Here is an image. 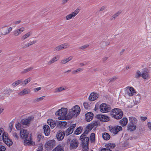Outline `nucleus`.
I'll return each instance as SVG.
<instances>
[{
	"mask_svg": "<svg viewBox=\"0 0 151 151\" xmlns=\"http://www.w3.org/2000/svg\"><path fill=\"white\" fill-rule=\"evenodd\" d=\"M20 137L22 139H24V145L25 146L29 145L32 144L31 134L26 129H21L20 131Z\"/></svg>",
	"mask_w": 151,
	"mask_h": 151,
	"instance_id": "f257e3e1",
	"label": "nucleus"
},
{
	"mask_svg": "<svg viewBox=\"0 0 151 151\" xmlns=\"http://www.w3.org/2000/svg\"><path fill=\"white\" fill-rule=\"evenodd\" d=\"M68 109L67 108H62L59 109L55 113L56 115L60 116L58 119L60 120L70 119V118H68V112L67 114Z\"/></svg>",
	"mask_w": 151,
	"mask_h": 151,
	"instance_id": "f03ea898",
	"label": "nucleus"
},
{
	"mask_svg": "<svg viewBox=\"0 0 151 151\" xmlns=\"http://www.w3.org/2000/svg\"><path fill=\"white\" fill-rule=\"evenodd\" d=\"M81 109L78 105H76L74 106L72 109H69L68 111V118L70 119L73 116L76 117L80 114Z\"/></svg>",
	"mask_w": 151,
	"mask_h": 151,
	"instance_id": "7ed1b4c3",
	"label": "nucleus"
},
{
	"mask_svg": "<svg viewBox=\"0 0 151 151\" xmlns=\"http://www.w3.org/2000/svg\"><path fill=\"white\" fill-rule=\"evenodd\" d=\"M123 113L120 109H114L111 112V116L117 119H121L123 116Z\"/></svg>",
	"mask_w": 151,
	"mask_h": 151,
	"instance_id": "20e7f679",
	"label": "nucleus"
},
{
	"mask_svg": "<svg viewBox=\"0 0 151 151\" xmlns=\"http://www.w3.org/2000/svg\"><path fill=\"white\" fill-rule=\"evenodd\" d=\"M80 140L82 141V147L84 151H88L89 138L88 137H84Z\"/></svg>",
	"mask_w": 151,
	"mask_h": 151,
	"instance_id": "39448f33",
	"label": "nucleus"
},
{
	"mask_svg": "<svg viewBox=\"0 0 151 151\" xmlns=\"http://www.w3.org/2000/svg\"><path fill=\"white\" fill-rule=\"evenodd\" d=\"M109 129L110 132L114 134H116L118 132L122 130V128L121 126H116L115 127H109Z\"/></svg>",
	"mask_w": 151,
	"mask_h": 151,
	"instance_id": "423d86ee",
	"label": "nucleus"
},
{
	"mask_svg": "<svg viewBox=\"0 0 151 151\" xmlns=\"http://www.w3.org/2000/svg\"><path fill=\"white\" fill-rule=\"evenodd\" d=\"M55 142L52 139L47 142L45 145V147L47 150H50L52 149L55 145Z\"/></svg>",
	"mask_w": 151,
	"mask_h": 151,
	"instance_id": "0eeeda50",
	"label": "nucleus"
},
{
	"mask_svg": "<svg viewBox=\"0 0 151 151\" xmlns=\"http://www.w3.org/2000/svg\"><path fill=\"white\" fill-rule=\"evenodd\" d=\"M100 111L102 113H106L109 112L111 110V108L109 105L105 104H101L100 106Z\"/></svg>",
	"mask_w": 151,
	"mask_h": 151,
	"instance_id": "6e6552de",
	"label": "nucleus"
},
{
	"mask_svg": "<svg viewBox=\"0 0 151 151\" xmlns=\"http://www.w3.org/2000/svg\"><path fill=\"white\" fill-rule=\"evenodd\" d=\"M80 9H77L74 12H72L65 17V19L67 20H68L71 19L72 18L74 17L79 12Z\"/></svg>",
	"mask_w": 151,
	"mask_h": 151,
	"instance_id": "1a4fd4ad",
	"label": "nucleus"
},
{
	"mask_svg": "<svg viewBox=\"0 0 151 151\" xmlns=\"http://www.w3.org/2000/svg\"><path fill=\"white\" fill-rule=\"evenodd\" d=\"M69 47V44L68 43H64L56 46L54 48L55 50L58 51L64 49H66Z\"/></svg>",
	"mask_w": 151,
	"mask_h": 151,
	"instance_id": "9d476101",
	"label": "nucleus"
},
{
	"mask_svg": "<svg viewBox=\"0 0 151 151\" xmlns=\"http://www.w3.org/2000/svg\"><path fill=\"white\" fill-rule=\"evenodd\" d=\"M34 117L32 116L28 117L27 118H24L21 120V123L24 125L29 126L30 124L31 121L32 120Z\"/></svg>",
	"mask_w": 151,
	"mask_h": 151,
	"instance_id": "9b49d317",
	"label": "nucleus"
},
{
	"mask_svg": "<svg viewBox=\"0 0 151 151\" xmlns=\"http://www.w3.org/2000/svg\"><path fill=\"white\" fill-rule=\"evenodd\" d=\"M12 29L11 27H9L7 29L4 28V27H1L0 29V32L2 35H6L10 33Z\"/></svg>",
	"mask_w": 151,
	"mask_h": 151,
	"instance_id": "f8f14e48",
	"label": "nucleus"
},
{
	"mask_svg": "<svg viewBox=\"0 0 151 151\" xmlns=\"http://www.w3.org/2000/svg\"><path fill=\"white\" fill-rule=\"evenodd\" d=\"M148 70L147 68L143 69L142 71V77L145 79H148L149 77Z\"/></svg>",
	"mask_w": 151,
	"mask_h": 151,
	"instance_id": "ddd939ff",
	"label": "nucleus"
},
{
	"mask_svg": "<svg viewBox=\"0 0 151 151\" xmlns=\"http://www.w3.org/2000/svg\"><path fill=\"white\" fill-rule=\"evenodd\" d=\"M78 145V142L76 139L72 140L70 143V148L71 149L77 147Z\"/></svg>",
	"mask_w": 151,
	"mask_h": 151,
	"instance_id": "4468645a",
	"label": "nucleus"
},
{
	"mask_svg": "<svg viewBox=\"0 0 151 151\" xmlns=\"http://www.w3.org/2000/svg\"><path fill=\"white\" fill-rule=\"evenodd\" d=\"M76 126V124H74L68 128L65 132L66 136H68L71 134L73 132L74 129Z\"/></svg>",
	"mask_w": 151,
	"mask_h": 151,
	"instance_id": "2eb2a0df",
	"label": "nucleus"
},
{
	"mask_svg": "<svg viewBox=\"0 0 151 151\" xmlns=\"http://www.w3.org/2000/svg\"><path fill=\"white\" fill-rule=\"evenodd\" d=\"M65 133L64 132L60 131H58L56 134V137L59 141L62 140L64 138Z\"/></svg>",
	"mask_w": 151,
	"mask_h": 151,
	"instance_id": "dca6fc26",
	"label": "nucleus"
},
{
	"mask_svg": "<svg viewBox=\"0 0 151 151\" xmlns=\"http://www.w3.org/2000/svg\"><path fill=\"white\" fill-rule=\"evenodd\" d=\"M25 30L24 27H22L19 29H18L14 31L13 32L14 35L15 36H19L22 32H24Z\"/></svg>",
	"mask_w": 151,
	"mask_h": 151,
	"instance_id": "f3484780",
	"label": "nucleus"
},
{
	"mask_svg": "<svg viewBox=\"0 0 151 151\" xmlns=\"http://www.w3.org/2000/svg\"><path fill=\"white\" fill-rule=\"evenodd\" d=\"M99 95L98 94L94 92H92L88 98L89 100L91 101L95 100L98 98Z\"/></svg>",
	"mask_w": 151,
	"mask_h": 151,
	"instance_id": "a211bd4d",
	"label": "nucleus"
},
{
	"mask_svg": "<svg viewBox=\"0 0 151 151\" xmlns=\"http://www.w3.org/2000/svg\"><path fill=\"white\" fill-rule=\"evenodd\" d=\"M96 117L101 121L106 122L109 121V117L101 114H99L96 116Z\"/></svg>",
	"mask_w": 151,
	"mask_h": 151,
	"instance_id": "6ab92c4d",
	"label": "nucleus"
},
{
	"mask_svg": "<svg viewBox=\"0 0 151 151\" xmlns=\"http://www.w3.org/2000/svg\"><path fill=\"white\" fill-rule=\"evenodd\" d=\"M6 137H4L3 139H2V140L7 146H10L12 144L13 142L12 140L9 139L8 137L7 134L6 135Z\"/></svg>",
	"mask_w": 151,
	"mask_h": 151,
	"instance_id": "aec40b11",
	"label": "nucleus"
},
{
	"mask_svg": "<svg viewBox=\"0 0 151 151\" xmlns=\"http://www.w3.org/2000/svg\"><path fill=\"white\" fill-rule=\"evenodd\" d=\"M30 93L29 90L27 88H24L22 91L18 93V95L19 96H24L27 95Z\"/></svg>",
	"mask_w": 151,
	"mask_h": 151,
	"instance_id": "412c9836",
	"label": "nucleus"
},
{
	"mask_svg": "<svg viewBox=\"0 0 151 151\" xmlns=\"http://www.w3.org/2000/svg\"><path fill=\"white\" fill-rule=\"evenodd\" d=\"M59 56L58 55L53 57L47 62V65H50L53 64L55 62L58 61L59 60Z\"/></svg>",
	"mask_w": 151,
	"mask_h": 151,
	"instance_id": "4be33fe9",
	"label": "nucleus"
},
{
	"mask_svg": "<svg viewBox=\"0 0 151 151\" xmlns=\"http://www.w3.org/2000/svg\"><path fill=\"white\" fill-rule=\"evenodd\" d=\"M127 94L129 96H132L135 93V91L134 88L132 87H129L127 88Z\"/></svg>",
	"mask_w": 151,
	"mask_h": 151,
	"instance_id": "5701e85b",
	"label": "nucleus"
},
{
	"mask_svg": "<svg viewBox=\"0 0 151 151\" xmlns=\"http://www.w3.org/2000/svg\"><path fill=\"white\" fill-rule=\"evenodd\" d=\"M44 132L46 136H48L50 133V129L49 126L47 125H45L43 127Z\"/></svg>",
	"mask_w": 151,
	"mask_h": 151,
	"instance_id": "b1692460",
	"label": "nucleus"
},
{
	"mask_svg": "<svg viewBox=\"0 0 151 151\" xmlns=\"http://www.w3.org/2000/svg\"><path fill=\"white\" fill-rule=\"evenodd\" d=\"M86 120L87 122L91 120L93 118V114L91 112H88L85 114Z\"/></svg>",
	"mask_w": 151,
	"mask_h": 151,
	"instance_id": "393cba45",
	"label": "nucleus"
},
{
	"mask_svg": "<svg viewBox=\"0 0 151 151\" xmlns=\"http://www.w3.org/2000/svg\"><path fill=\"white\" fill-rule=\"evenodd\" d=\"M136 126L132 124H129L127 126V130L131 132L135 130L136 129Z\"/></svg>",
	"mask_w": 151,
	"mask_h": 151,
	"instance_id": "a878e982",
	"label": "nucleus"
},
{
	"mask_svg": "<svg viewBox=\"0 0 151 151\" xmlns=\"http://www.w3.org/2000/svg\"><path fill=\"white\" fill-rule=\"evenodd\" d=\"M7 134L5 132L2 128H0V140H2L3 139L4 137H6V135Z\"/></svg>",
	"mask_w": 151,
	"mask_h": 151,
	"instance_id": "bb28decb",
	"label": "nucleus"
},
{
	"mask_svg": "<svg viewBox=\"0 0 151 151\" xmlns=\"http://www.w3.org/2000/svg\"><path fill=\"white\" fill-rule=\"evenodd\" d=\"M47 122L48 124L50 125L52 129L53 128L56 126L55 121L52 119H49L47 120Z\"/></svg>",
	"mask_w": 151,
	"mask_h": 151,
	"instance_id": "cd10ccee",
	"label": "nucleus"
},
{
	"mask_svg": "<svg viewBox=\"0 0 151 151\" xmlns=\"http://www.w3.org/2000/svg\"><path fill=\"white\" fill-rule=\"evenodd\" d=\"M121 12H122L121 11H119L114 14L111 17L110 19V20L111 21L114 20L119 15Z\"/></svg>",
	"mask_w": 151,
	"mask_h": 151,
	"instance_id": "c85d7f7f",
	"label": "nucleus"
},
{
	"mask_svg": "<svg viewBox=\"0 0 151 151\" xmlns=\"http://www.w3.org/2000/svg\"><path fill=\"white\" fill-rule=\"evenodd\" d=\"M66 87L65 86H62L59 88H56L55 89V93H57L65 90L66 89Z\"/></svg>",
	"mask_w": 151,
	"mask_h": 151,
	"instance_id": "c756f323",
	"label": "nucleus"
},
{
	"mask_svg": "<svg viewBox=\"0 0 151 151\" xmlns=\"http://www.w3.org/2000/svg\"><path fill=\"white\" fill-rule=\"evenodd\" d=\"M72 57L70 56L67 58H65L61 60L60 63L62 65L65 64L70 61L72 59Z\"/></svg>",
	"mask_w": 151,
	"mask_h": 151,
	"instance_id": "7c9ffc66",
	"label": "nucleus"
},
{
	"mask_svg": "<svg viewBox=\"0 0 151 151\" xmlns=\"http://www.w3.org/2000/svg\"><path fill=\"white\" fill-rule=\"evenodd\" d=\"M32 32L30 31L27 33L22 37L21 40L23 41L24 40L30 37L32 35Z\"/></svg>",
	"mask_w": 151,
	"mask_h": 151,
	"instance_id": "2f4dec72",
	"label": "nucleus"
},
{
	"mask_svg": "<svg viewBox=\"0 0 151 151\" xmlns=\"http://www.w3.org/2000/svg\"><path fill=\"white\" fill-rule=\"evenodd\" d=\"M67 124V123L65 121H59L58 122V126L60 127V128L65 127Z\"/></svg>",
	"mask_w": 151,
	"mask_h": 151,
	"instance_id": "473e14b6",
	"label": "nucleus"
},
{
	"mask_svg": "<svg viewBox=\"0 0 151 151\" xmlns=\"http://www.w3.org/2000/svg\"><path fill=\"white\" fill-rule=\"evenodd\" d=\"M129 120L130 122V124H134L137 123V119L133 116H131L129 117Z\"/></svg>",
	"mask_w": 151,
	"mask_h": 151,
	"instance_id": "72a5a7b5",
	"label": "nucleus"
},
{
	"mask_svg": "<svg viewBox=\"0 0 151 151\" xmlns=\"http://www.w3.org/2000/svg\"><path fill=\"white\" fill-rule=\"evenodd\" d=\"M128 122V120L126 118H124L120 121V123L122 126H125L127 125Z\"/></svg>",
	"mask_w": 151,
	"mask_h": 151,
	"instance_id": "f704fd0d",
	"label": "nucleus"
},
{
	"mask_svg": "<svg viewBox=\"0 0 151 151\" xmlns=\"http://www.w3.org/2000/svg\"><path fill=\"white\" fill-rule=\"evenodd\" d=\"M102 137L105 140H108L110 138V136L108 133L104 132L102 134Z\"/></svg>",
	"mask_w": 151,
	"mask_h": 151,
	"instance_id": "c9c22d12",
	"label": "nucleus"
},
{
	"mask_svg": "<svg viewBox=\"0 0 151 151\" xmlns=\"http://www.w3.org/2000/svg\"><path fill=\"white\" fill-rule=\"evenodd\" d=\"M32 80V78L31 77H29L28 78L24 80L22 82V84L24 86H25L29 82Z\"/></svg>",
	"mask_w": 151,
	"mask_h": 151,
	"instance_id": "e433bc0d",
	"label": "nucleus"
},
{
	"mask_svg": "<svg viewBox=\"0 0 151 151\" xmlns=\"http://www.w3.org/2000/svg\"><path fill=\"white\" fill-rule=\"evenodd\" d=\"M52 151H63V147L60 145H58Z\"/></svg>",
	"mask_w": 151,
	"mask_h": 151,
	"instance_id": "4c0bfd02",
	"label": "nucleus"
},
{
	"mask_svg": "<svg viewBox=\"0 0 151 151\" xmlns=\"http://www.w3.org/2000/svg\"><path fill=\"white\" fill-rule=\"evenodd\" d=\"M22 82V81L21 80H18L13 83L12 84V86L13 87H15L21 83Z\"/></svg>",
	"mask_w": 151,
	"mask_h": 151,
	"instance_id": "58836bf2",
	"label": "nucleus"
},
{
	"mask_svg": "<svg viewBox=\"0 0 151 151\" xmlns=\"http://www.w3.org/2000/svg\"><path fill=\"white\" fill-rule=\"evenodd\" d=\"M36 42V40H33L31 42H29L27 44H25L24 46L23 47L24 48H26L29 47L32 45L35 44Z\"/></svg>",
	"mask_w": 151,
	"mask_h": 151,
	"instance_id": "ea45409f",
	"label": "nucleus"
},
{
	"mask_svg": "<svg viewBox=\"0 0 151 151\" xmlns=\"http://www.w3.org/2000/svg\"><path fill=\"white\" fill-rule=\"evenodd\" d=\"M83 69L82 68H79L76 70H74L72 71V74L75 75L77 73L82 72Z\"/></svg>",
	"mask_w": 151,
	"mask_h": 151,
	"instance_id": "a19ab883",
	"label": "nucleus"
},
{
	"mask_svg": "<svg viewBox=\"0 0 151 151\" xmlns=\"http://www.w3.org/2000/svg\"><path fill=\"white\" fill-rule=\"evenodd\" d=\"M142 72L141 73L139 70L137 71L136 73L135 78L137 79L139 78L140 77H142Z\"/></svg>",
	"mask_w": 151,
	"mask_h": 151,
	"instance_id": "79ce46f5",
	"label": "nucleus"
},
{
	"mask_svg": "<svg viewBox=\"0 0 151 151\" xmlns=\"http://www.w3.org/2000/svg\"><path fill=\"white\" fill-rule=\"evenodd\" d=\"M45 96H43L39 98L35 99L34 100V102L35 103L40 102L43 100L45 98Z\"/></svg>",
	"mask_w": 151,
	"mask_h": 151,
	"instance_id": "37998d69",
	"label": "nucleus"
},
{
	"mask_svg": "<svg viewBox=\"0 0 151 151\" xmlns=\"http://www.w3.org/2000/svg\"><path fill=\"white\" fill-rule=\"evenodd\" d=\"M89 130L86 129L83 133L81 136L80 138L81 139H82L84 137H86V136L87 135Z\"/></svg>",
	"mask_w": 151,
	"mask_h": 151,
	"instance_id": "c03bdc74",
	"label": "nucleus"
},
{
	"mask_svg": "<svg viewBox=\"0 0 151 151\" xmlns=\"http://www.w3.org/2000/svg\"><path fill=\"white\" fill-rule=\"evenodd\" d=\"M33 69V67H30L24 70L22 72V73L24 74L28 72Z\"/></svg>",
	"mask_w": 151,
	"mask_h": 151,
	"instance_id": "a18cd8bd",
	"label": "nucleus"
},
{
	"mask_svg": "<svg viewBox=\"0 0 151 151\" xmlns=\"http://www.w3.org/2000/svg\"><path fill=\"white\" fill-rule=\"evenodd\" d=\"M115 146V144L112 143H109L106 145V147L109 149L114 148Z\"/></svg>",
	"mask_w": 151,
	"mask_h": 151,
	"instance_id": "49530a36",
	"label": "nucleus"
},
{
	"mask_svg": "<svg viewBox=\"0 0 151 151\" xmlns=\"http://www.w3.org/2000/svg\"><path fill=\"white\" fill-rule=\"evenodd\" d=\"M90 139L91 142H93L95 140V134L93 133H92L90 137Z\"/></svg>",
	"mask_w": 151,
	"mask_h": 151,
	"instance_id": "de8ad7c7",
	"label": "nucleus"
},
{
	"mask_svg": "<svg viewBox=\"0 0 151 151\" xmlns=\"http://www.w3.org/2000/svg\"><path fill=\"white\" fill-rule=\"evenodd\" d=\"M82 128L81 127H78L76 130L75 131L74 133L75 134H78L81 133L82 132Z\"/></svg>",
	"mask_w": 151,
	"mask_h": 151,
	"instance_id": "09e8293b",
	"label": "nucleus"
},
{
	"mask_svg": "<svg viewBox=\"0 0 151 151\" xmlns=\"http://www.w3.org/2000/svg\"><path fill=\"white\" fill-rule=\"evenodd\" d=\"M83 105L84 108L86 109H88L90 107V104L87 102H84L83 103Z\"/></svg>",
	"mask_w": 151,
	"mask_h": 151,
	"instance_id": "8fccbe9b",
	"label": "nucleus"
},
{
	"mask_svg": "<svg viewBox=\"0 0 151 151\" xmlns=\"http://www.w3.org/2000/svg\"><path fill=\"white\" fill-rule=\"evenodd\" d=\"M89 46V45H85L80 47L79 49L80 50H83L86 48L88 47Z\"/></svg>",
	"mask_w": 151,
	"mask_h": 151,
	"instance_id": "3c124183",
	"label": "nucleus"
},
{
	"mask_svg": "<svg viewBox=\"0 0 151 151\" xmlns=\"http://www.w3.org/2000/svg\"><path fill=\"white\" fill-rule=\"evenodd\" d=\"M21 124H20V123H18L16 125V127L17 129L18 130H19L20 129L21 130Z\"/></svg>",
	"mask_w": 151,
	"mask_h": 151,
	"instance_id": "603ef678",
	"label": "nucleus"
},
{
	"mask_svg": "<svg viewBox=\"0 0 151 151\" xmlns=\"http://www.w3.org/2000/svg\"><path fill=\"white\" fill-rule=\"evenodd\" d=\"M13 127V124L12 122H11L9 124V132H11L12 131V128Z\"/></svg>",
	"mask_w": 151,
	"mask_h": 151,
	"instance_id": "864d4df0",
	"label": "nucleus"
},
{
	"mask_svg": "<svg viewBox=\"0 0 151 151\" xmlns=\"http://www.w3.org/2000/svg\"><path fill=\"white\" fill-rule=\"evenodd\" d=\"M93 127H94L92 126V125H91V124H90L86 127V129L90 131Z\"/></svg>",
	"mask_w": 151,
	"mask_h": 151,
	"instance_id": "5fc2aeb1",
	"label": "nucleus"
},
{
	"mask_svg": "<svg viewBox=\"0 0 151 151\" xmlns=\"http://www.w3.org/2000/svg\"><path fill=\"white\" fill-rule=\"evenodd\" d=\"M91 125H92V126H93L94 127L95 126H97L99 124V122L96 121H93L92 123H91Z\"/></svg>",
	"mask_w": 151,
	"mask_h": 151,
	"instance_id": "6e6d98bb",
	"label": "nucleus"
},
{
	"mask_svg": "<svg viewBox=\"0 0 151 151\" xmlns=\"http://www.w3.org/2000/svg\"><path fill=\"white\" fill-rule=\"evenodd\" d=\"M117 78V77L115 76H114L112 78L109 79V82H113L115 81Z\"/></svg>",
	"mask_w": 151,
	"mask_h": 151,
	"instance_id": "4d7b16f0",
	"label": "nucleus"
},
{
	"mask_svg": "<svg viewBox=\"0 0 151 151\" xmlns=\"http://www.w3.org/2000/svg\"><path fill=\"white\" fill-rule=\"evenodd\" d=\"M12 135L16 139H18V136L17 134L14 132H12Z\"/></svg>",
	"mask_w": 151,
	"mask_h": 151,
	"instance_id": "13d9d810",
	"label": "nucleus"
},
{
	"mask_svg": "<svg viewBox=\"0 0 151 151\" xmlns=\"http://www.w3.org/2000/svg\"><path fill=\"white\" fill-rule=\"evenodd\" d=\"M6 148L3 145H0V151H5Z\"/></svg>",
	"mask_w": 151,
	"mask_h": 151,
	"instance_id": "bf43d9fd",
	"label": "nucleus"
},
{
	"mask_svg": "<svg viewBox=\"0 0 151 151\" xmlns=\"http://www.w3.org/2000/svg\"><path fill=\"white\" fill-rule=\"evenodd\" d=\"M41 89V87L35 88L33 89V91L35 92H36Z\"/></svg>",
	"mask_w": 151,
	"mask_h": 151,
	"instance_id": "052dcab7",
	"label": "nucleus"
},
{
	"mask_svg": "<svg viewBox=\"0 0 151 151\" xmlns=\"http://www.w3.org/2000/svg\"><path fill=\"white\" fill-rule=\"evenodd\" d=\"M43 137L41 134H39L37 136V138H38L39 141Z\"/></svg>",
	"mask_w": 151,
	"mask_h": 151,
	"instance_id": "680f3d73",
	"label": "nucleus"
},
{
	"mask_svg": "<svg viewBox=\"0 0 151 151\" xmlns=\"http://www.w3.org/2000/svg\"><path fill=\"white\" fill-rule=\"evenodd\" d=\"M101 151H111L110 149L104 148L102 149Z\"/></svg>",
	"mask_w": 151,
	"mask_h": 151,
	"instance_id": "e2e57ef3",
	"label": "nucleus"
},
{
	"mask_svg": "<svg viewBox=\"0 0 151 151\" xmlns=\"http://www.w3.org/2000/svg\"><path fill=\"white\" fill-rule=\"evenodd\" d=\"M43 150V147L42 146H40L39 148L37 151H42Z\"/></svg>",
	"mask_w": 151,
	"mask_h": 151,
	"instance_id": "0e129e2a",
	"label": "nucleus"
},
{
	"mask_svg": "<svg viewBox=\"0 0 151 151\" xmlns=\"http://www.w3.org/2000/svg\"><path fill=\"white\" fill-rule=\"evenodd\" d=\"M106 8V6H102L100 9V11H102L105 10Z\"/></svg>",
	"mask_w": 151,
	"mask_h": 151,
	"instance_id": "69168bd1",
	"label": "nucleus"
},
{
	"mask_svg": "<svg viewBox=\"0 0 151 151\" xmlns=\"http://www.w3.org/2000/svg\"><path fill=\"white\" fill-rule=\"evenodd\" d=\"M147 125L148 128L151 130V122H149L147 123Z\"/></svg>",
	"mask_w": 151,
	"mask_h": 151,
	"instance_id": "338daca9",
	"label": "nucleus"
},
{
	"mask_svg": "<svg viewBox=\"0 0 151 151\" xmlns=\"http://www.w3.org/2000/svg\"><path fill=\"white\" fill-rule=\"evenodd\" d=\"M69 0H63L62 1V4H65Z\"/></svg>",
	"mask_w": 151,
	"mask_h": 151,
	"instance_id": "774afa93",
	"label": "nucleus"
}]
</instances>
